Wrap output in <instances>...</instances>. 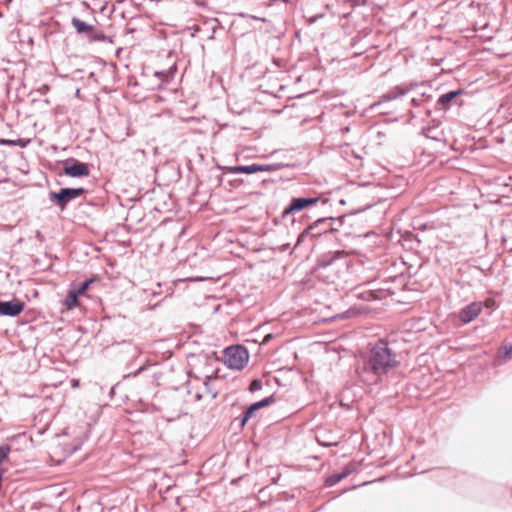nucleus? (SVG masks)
<instances>
[{"label":"nucleus","mask_w":512,"mask_h":512,"mask_svg":"<svg viewBox=\"0 0 512 512\" xmlns=\"http://www.w3.org/2000/svg\"><path fill=\"white\" fill-rule=\"evenodd\" d=\"M333 218H320L313 224L309 225L304 231L300 233L297 239L296 246L303 243L308 237H315L326 233L332 229Z\"/></svg>","instance_id":"nucleus-4"},{"label":"nucleus","mask_w":512,"mask_h":512,"mask_svg":"<svg viewBox=\"0 0 512 512\" xmlns=\"http://www.w3.org/2000/svg\"><path fill=\"white\" fill-rule=\"evenodd\" d=\"M176 71V66L173 65L167 70L156 71L154 75L161 79L163 82H169L171 79H173Z\"/></svg>","instance_id":"nucleus-18"},{"label":"nucleus","mask_w":512,"mask_h":512,"mask_svg":"<svg viewBox=\"0 0 512 512\" xmlns=\"http://www.w3.org/2000/svg\"><path fill=\"white\" fill-rule=\"evenodd\" d=\"M28 143L29 140H25L22 138H18L15 140L0 138V145L3 146H20L21 148H24L27 146Z\"/></svg>","instance_id":"nucleus-19"},{"label":"nucleus","mask_w":512,"mask_h":512,"mask_svg":"<svg viewBox=\"0 0 512 512\" xmlns=\"http://www.w3.org/2000/svg\"><path fill=\"white\" fill-rule=\"evenodd\" d=\"M289 247V244H286L283 248V251L286 250Z\"/></svg>","instance_id":"nucleus-31"},{"label":"nucleus","mask_w":512,"mask_h":512,"mask_svg":"<svg viewBox=\"0 0 512 512\" xmlns=\"http://www.w3.org/2000/svg\"><path fill=\"white\" fill-rule=\"evenodd\" d=\"M35 238L41 243L45 241L44 235L39 230H35Z\"/></svg>","instance_id":"nucleus-26"},{"label":"nucleus","mask_w":512,"mask_h":512,"mask_svg":"<svg viewBox=\"0 0 512 512\" xmlns=\"http://www.w3.org/2000/svg\"><path fill=\"white\" fill-rule=\"evenodd\" d=\"M93 279H86L83 281L77 288H74V290L80 295L83 296L89 289L90 285L93 283Z\"/></svg>","instance_id":"nucleus-21"},{"label":"nucleus","mask_w":512,"mask_h":512,"mask_svg":"<svg viewBox=\"0 0 512 512\" xmlns=\"http://www.w3.org/2000/svg\"><path fill=\"white\" fill-rule=\"evenodd\" d=\"M250 417H245V412L242 413L240 417V426L244 427L246 423L249 421Z\"/></svg>","instance_id":"nucleus-27"},{"label":"nucleus","mask_w":512,"mask_h":512,"mask_svg":"<svg viewBox=\"0 0 512 512\" xmlns=\"http://www.w3.org/2000/svg\"><path fill=\"white\" fill-rule=\"evenodd\" d=\"M399 364L397 354L389 347V343L385 339H379L361 357L356 372L362 382L374 385L378 384L383 376Z\"/></svg>","instance_id":"nucleus-1"},{"label":"nucleus","mask_w":512,"mask_h":512,"mask_svg":"<svg viewBox=\"0 0 512 512\" xmlns=\"http://www.w3.org/2000/svg\"><path fill=\"white\" fill-rule=\"evenodd\" d=\"M71 25L78 34L84 35L88 39L90 38L91 33H93L94 26L82 21L78 17H72Z\"/></svg>","instance_id":"nucleus-11"},{"label":"nucleus","mask_w":512,"mask_h":512,"mask_svg":"<svg viewBox=\"0 0 512 512\" xmlns=\"http://www.w3.org/2000/svg\"><path fill=\"white\" fill-rule=\"evenodd\" d=\"M11 451V447L8 444L0 445V465L8 458Z\"/></svg>","instance_id":"nucleus-24"},{"label":"nucleus","mask_w":512,"mask_h":512,"mask_svg":"<svg viewBox=\"0 0 512 512\" xmlns=\"http://www.w3.org/2000/svg\"><path fill=\"white\" fill-rule=\"evenodd\" d=\"M262 389V381L260 379H254L249 386L250 392H255Z\"/></svg>","instance_id":"nucleus-25"},{"label":"nucleus","mask_w":512,"mask_h":512,"mask_svg":"<svg viewBox=\"0 0 512 512\" xmlns=\"http://www.w3.org/2000/svg\"><path fill=\"white\" fill-rule=\"evenodd\" d=\"M344 258L343 251H329L322 254L317 261V270L326 269L330 266L337 265L338 262L342 261Z\"/></svg>","instance_id":"nucleus-8"},{"label":"nucleus","mask_w":512,"mask_h":512,"mask_svg":"<svg viewBox=\"0 0 512 512\" xmlns=\"http://www.w3.org/2000/svg\"><path fill=\"white\" fill-rule=\"evenodd\" d=\"M228 172L232 174H254L257 173L256 163L232 166L228 168Z\"/></svg>","instance_id":"nucleus-14"},{"label":"nucleus","mask_w":512,"mask_h":512,"mask_svg":"<svg viewBox=\"0 0 512 512\" xmlns=\"http://www.w3.org/2000/svg\"><path fill=\"white\" fill-rule=\"evenodd\" d=\"M409 113H410L411 117H413V118L416 117L412 111H410Z\"/></svg>","instance_id":"nucleus-30"},{"label":"nucleus","mask_w":512,"mask_h":512,"mask_svg":"<svg viewBox=\"0 0 512 512\" xmlns=\"http://www.w3.org/2000/svg\"><path fill=\"white\" fill-rule=\"evenodd\" d=\"M409 91V89H405L401 86H396L394 87L393 89H391L390 91H388L387 93H385L380 101H378L377 103H374L372 105V108L374 107H377V106H381L383 105L384 103L386 102H389V101H392V100H395L401 96H404L405 94H407Z\"/></svg>","instance_id":"nucleus-10"},{"label":"nucleus","mask_w":512,"mask_h":512,"mask_svg":"<svg viewBox=\"0 0 512 512\" xmlns=\"http://www.w3.org/2000/svg\"><path fill=\"white\" fill-rule=\"evenodd\" d=\"M282 167L281 164H257L256 169L257 172H275L278 171Z\"/></svg>","instance_id":"nucleus-20"},{"label":"nucleus","mask_w":512,"mask_h":512,"mask_svg":"<svg viewBox=\"0 0 512 512\" xmlns=\"http://www.w3.org/2000/svg\"><path fill=\"white\" fill-rule=\"evenodd\" d=\"M89 40L92 42H103L106 40V35L94 27L93 33H91Z\"/></svg>","instance_id":"nucleus-22"},{"label":"nucleus","mask_w":512,"mask_h":512,"mask_svg":"<svg viewBox=\"0 0 512 512\" xmlns=\"http://www.w3.org/2000/svg\"><path fill=\"white\" fill-rule=\"evenodd\" d=\"M482 311V303L481 302H472L469 305L462 308L459 312V320L465 324L470 323Z\"/></svg>","instance_id":"nucleus-9"},{"label":"nucleus","mask_w":512,"mask_h":512,"mask_svg":"<svg viewBox=\"0 0 512 512\" xmlns=\"http://www.w3.org/2000/svg\"><path fill=\"white\" fill-rule=\"evenodd\" d=\"M350 472L351 471L349 469H345L344 471H342L340 473H334V474L330 475L327 478V480H326V485L327 486H334V485H336L341 480L346 478L350 474Z\"/></svg>","instance_id":"nucleus-17"},{"label":"nucleus","mask_w":512,"mask_h":512,"mask_svg":"<svg viewBox=\"0 0 512 512\" xmlns=\"http://www.w3.org/2000/svg\"><path fill=\"white\" fill-rule=\"evenodd\" d=\"M63 171L65 175L73 178L86 177L90 173L88 164L75 158H69L64 161Z\"/></svg>","instance_id":"nucleus-5"},{"label":"nucleus","mask_w":512,"mask_h":512,"mask_svg":"<svg viewBox=\"0 0 512 512\" xmlns=\"http://www.w3.org/2000/svg\"><path fill=\"white\" fill-rule=\"evenodd\" d=\"M84 192L85 189L82 187L62 188L58 192L51 191L49 193V200L63 211L69 202L80 197Z\"/></svg>","instance_id":"nucleus-3"},{"label":"nucleus","mask_w":512,"mask_h":512,"mask_svg":"<svg viewBox=\"0 0 512 512\" xmlns=\"http://www.w3.org/2000/svg\"><path fill=\"white\" fill-rule=\"evenodd\" d=\"M460 93L461 91L459 90H453L445 94H442L437 100V105L443 106L444 109H446L451 103V101H453L458 95H460Z\"/></svg>","instance_id":"nucleus-16"},{"label":"nucleus","mask_w":512,"mask_h":512,"mask_svg":"<svg viewBox=\"0 0 512 512\" xmlns=\"http://www.w3.org/2000/svg\"><path fill=\"white\" fill-rule=\"evenodd\" d=\"M421 101H422L421 99L413 98L411 100V103H412L413 106L417 107V106H420Z\"/></svg>","instance_id":"nucleus-28"},{"label":"nucleus","mask_w":512,"mask_h":512,"mask_svg":"<svg viewBox=\"0 0 512 512\" xmlns=\"http://www.w3.org/2000/svg\"><path fill=\"white\" fill-rule=\"evenodd\" d=\"M512 359V343L502 345L497 352V362L499 365Z\"/></svg>","instance_id":"nucleus-13"},{"label":"nucleus","mask_w":512,"mask_h":512,"mask_svg":"<svg viewBox=\"0 0 512 512\" xmlns=\"http://www.w3.org/2000/svg\"><path fill=\"white\" fill-rule=\"evenodd\" d=\"M273 402H274V397L273 396H268V397L263 398L260 401L252 403L244 411L245 412V417H250V419H251L258 410H260L261 408L269 406Z\"/></svg>","instance_id":"nucleus-12"},{"label":"nucleus","mask_w":512,"mask_h":512,"mask_svg":"<svg viewBox=\"0 0 512 512\" xmlns=\"http://www.w3.org/2000/svg\"><path fill=\"white\" fill-rule=\"evenodd\" d=\"M24 307V302L18 299L0 300V316L16 317L24 310Z\"/></svg>","instance_id":"nucleus-7"},{"label":"nucleus","mask_w":512,"mask_h":512,"mask_svg":"<svg viewBox=\"0 0 512 512\" xmlns=\"http://www.w3.org/2000/svg\"><path fill=\"white\" fill-rule=\"evenodd\" d=\"M435 127H423L421 133L425 135L426 137L433 139V140H439V137L434 133Z\"/></svg>","instance_id":"nucleus-23"},{"label":"nucleus","mask_w":512,"mask_h":512,"mask_svg":"<svg viewBox=\"0 0 512 512\" xmlns=\"http://www.w3.org/2000/svg\"><path fill=\"white\" fill-rule=\"evenodd\" d=\"M320 197H296L292 198L289 205L284 209L282 217L300 212L308 207L316 205Z\"/></svg>","instance_id":"nucleus-6"},{"label":"nucleus","mask_w":512,"mask_h":512,"mask_svg":"<svg viewBox=\"0 0 512 512\" xmlns=\"http://www.w3.org/2000/svg\"><path fill=\"white\" fill-rule=\"evenodd\" d=\"M225 364L236 370H241L249 360L247 349L241 345L229 346L224 350Z\"/></svg>","instance_id":"nucleus-2"},{"label":"nucleus","mask_w":512,"mask_h":512,"mask_svg":"<svg viewBox=\"0 0 512 512\" xmlns=\"http://www.w3.org/2000/svg\"><path fill=\"white\" fill-rule=\"evenodd\" d=\"M430 113H431V112H430V110H427V111H426V115H428V116H429V115H430Z\"/></svg>","instance_id":"nucleus-32"},{"label":"nucleus","mask_w":512,"mask_h":512,"mask_svg":"<svg viewBox=\"0 0 512 512\" xmlns=\"http://www.w3.org/2000/svg\"><path fill=\"white\" fill-rule=\"evenodd\" d=\"M143 370H144V366H141L139 369H137V370L133 373V375H134V376H136V375H138V374H139L141 371H143Z\"/></svg>","instance_id":"nucleus-29"},{"label":"nucleus","mask_w":512,"mask_h":512,"mask_svg":"<svg viewBox=\"0 0 512 512\" xmlns=\"http://www.w3.org/2000/svg\"><path fill=\"white\" fill-rule=\"evenodd\" d=\"M79 297H81L75 290L70 289L63 301L67 309H73L79 306Z\"/></svg>","instance_id":"nucleus-15"}]
</instances>
